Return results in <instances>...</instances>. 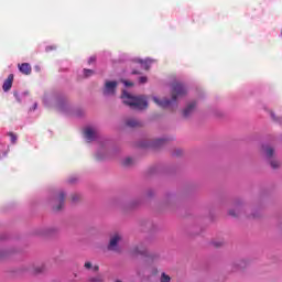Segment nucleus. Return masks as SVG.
Masks as SVG:
<instances>
[{
  "label": "nucleus",
  "mask_w": 282,
  "mask_h": 282,
  "mask_svg": "<svg viewBox=\"0 0 282 282\" xmlns=\"http://www.w3.org/2000/svg\"><path fill=\"white\" fill-rule=\"evenodd\" d=\"M84 268L86 270H94V272H98L100 270V267L91 264V262H85Z\"/></svg>",
  "instance_id": "obj_13"
},
{
  "label": "nucleus",
  "mask_w": 282,
  "mask_h": 282,
  "mask_svg": "<svg viewBox=\"0 0 282 282\" xmlns=\"http://www.w3.org/2000/svg\"><path fill=\"white\" fill-rule=\"evenodd\" d=\"M55 206L54 210H62L63 206H65V192L61 191L54 198Z\"/></svg>",
  "instance_id": "obj_5"
},
{
  "label": "nucleus",
  "mask_w": 282,
  "mask_h": 282,
  "mask_svg": "<svg viewBox=\"0 0 282 282\" xmlns=\"http://www.w3.org/2000/svg\"><path fill=\"white\" fill-rule=\"evenodd\" d=\"M96 63V56H91L89 59H88V65H91Z\"/></svg>",
  "instance_id": "obj_21"
},
{
  "label": "nucleus",
  "mask_w": 282,
  "mask_h": 282,
  "mask_svg": "<svg viewBox=\"0 0 282 282\" xmlns=\"http://www.w3.org/2000/svg\"><path fill=\"white\" fill-rule=\"evenodd\" d=\"M229 215H230L231 217H237V213H235V209H230V210H229Z\"/></svg>",
  "instance_id": "obj_26"
},
{
  "label": "nucleus",
  "mask_w": 282,
  "mask_h": 282,
  "mask_svg": "<svg viewBox=\"0 0 282 282\" xmlns=\"http://www.w3.org/2000/svg\"><path fill=\"white\" fill-rule=\"evenodd\" d=\"M18 67L21 74H24V76H30V74H32V66L30 63L19 64Z\"/></svg>",
  "instance_id": "obj_7"
},
{
  "label": "nucleus",
  "mask_w": 282,
  "mask_h": 282,
  "mask_svg": "<svg viewBox=\"0 0 282 282\" xmlns=\"http://www.w3.org/2000/svg\"><path fill=\"white\" fill-rule=\"evenodd\" d=\"M126 124L127 127H131L132 129L135 127H141L140 121H138L137 119H127Z\"/></svg>",
  "instance_id": "obj_11"
},
{
  "label": "nucleus",
  "mask_w": 282,
  "mask_h": 282,
  "mask_svg": "<svg viewBox=\"0 0 282 282\" xmlns=\"http://www.w3.org/2000/svg\"><path fill=\"white\" fill-rule=\"evenodd\" d=\"M252 217H253V218H257V216H256V215H253Z\"/></svg>",
  "instance_id": "obj_30"
},
{
  "label": "nucleus",
  "mask_w": 282,
  "mask_h": 282,
  "mask_svg": "<svg viewBox=\"0 0 282 282\" xmlns=\"http://www.w3.org/2000/svg\"><path fill=\"white\" fill-rule=\"evenodd\" d=\"M34 272L35 274L43 272V267H37Z\"/></svg>",
  "instance_id": "obj_24"
},
{
  "label": "nucleus",
  "mask_w": 282,
  "mask_h": 282,
  "mask_svg": "<svg viewBox=\"0 0 282 282\" xmlns=\"http://www.w3.org/2000/svg\"><path fill=\"white\" fill-rule=\"evenodd\" d=\"M161 282H171V276L166 273L161 274Z\"/></svg>",
  "instance_id": "obj_15"
},
{
  "label": "nucleus",
  "mask_w": 282,
  "mask_h": 282,
  "mask_svg": "<svg viewBox=\"0 0 282 282\" xmlns=\"http://www.w3.org/2000/svg\"><path fill=\"white\" fill-rule=\"evenodd\" d=\"M85 139L87 142H94L96 140V130L94 128H86L84 131Z\"/></svg>",
  "instance_id": "obj_6"
},
{
  "label": "nucleus",
  "mask_w": 282,
  "mask_h": 282,
  "mask_svg": "<svg viewBox=\"0 0 282 282\" xmlns=\"http://www.w3.org/2000/svg\"><path fill=\"white\" fill-rule=\"evenodd\" d=\"M91 282H102V278H94L91 279Z\"/></svg>",
  "instance_id": "obj_27"
},
{
  "label": "nucleus",
  "mask_w": 282,
  "mask_h": 282,
  "mask_svg": "<svg viewBox=\"0 0 282 282\" xmlns=\"http://www.w3.org/2000/svg\"><path fill=\"white\" fill-rule=\"evenodd\" d=\"M279 228H280V230H282V223L280 224Z\"/></svg>",
  "instance_id": "obj_29"
},
{
  "label": "nucleus",
  "mask_w": 282,
  "mask_h": 282,
  "mask_svg": "<svg viewBox=\"0 0 282 282\" xmlns=\"http://www.w3.org/2000/svg\"><path fill=\"white\" fill-rule=\"evenodd\" d=\"M132 74L137 75V74H140V72H138V70H132Z\"/></svg>",
  "instance_id": "obj_28"
},
{
  "label": "nucleus",
  "mask_w": 282,
  "mask_h": 282,
  "mask_svg": "<svg viewBox=\"0 0 282 282\" xmlns=\"http://www.w3.org/2000/svg\"><path fill=\"white\" fill-rule=\"evenodd\" d=\"M79 196L77 194H74L72 196V202H78Z\"/></svg>",
  "instance_id": "obj_25"
},
{
  "label": "nucleus",
  "mask_w": 282,
  "mask_h": 282,
  "mask_svg": "<svg viewBox=\"0 0 282 282\" xmlns=\"http://www.w3.org/2000/svg\"><path fill=\"white\" fill-rule=\"evenodd\" d=\"M133 160L131 158H127L122 161L123 166H131Z\"/></svg>",
  "instance_id": "obj_16"
},
{
  "label": "nucleus",
  "mask_w": 282,
  "mask_h": 282,
  "mask_svg": "<svg viewBox=\"0 0 282 282\" xmlns=\"http://www.w3.org/2000/svg\"><path fill=\"white\" fill-rule=\"evenodd\" d=\"M270 164H271L272 169H279V166H280L279 161H271Z\"/></svg>",
  "instance_id": "obj_20"
},
{
  "label": "nucleus",
  "mask_w": 282,
  "mask_h": 282,
  "mask_svg": "<svg viewBox=\"0 0 282 282\" xmlns=\"http://www.w3.org/2000/svg\"><path fill=\"white\" fill-rule=\"evenodd\" d=\"M138 63H140V65L142 67H144L145 69H149V63L147 61L143 59H139Z\"/></svg>",
  "instance_id": "obj_19"
},
{
  "label": "nucleus",
  "mask_w": 282,
  "mask_h": 282,
  "mask_svg": "<svg viewBox=\"0 0 282 282\" xmlns=\"http://www.w3.org/2000/svg\"><path fill=\"white\" fill-rule=\"evenodd\" d=\"M117 282H122V281L118 280Z\"/></svg>",
  "instance_id": "obj_32"
},
{
  "label": "nucleus",
  "mask_w": 282,
  "mask_h": 282,
  "mask_svg": "<svg viewBox=\"0 0 282 282\" xmlns=\"http://www.w3.org/2000/svg\"><path fill=\"white\" fill-rule=\"evenodd\" d=\"M121 99L123 100V105L131 107L132 109H147L149 107V102L147 101V97L144 96H133L127 90L122 91Z\"/></svg>",
  "instance_id": "obj_2"
},
{
  "label": "nucleus",
  "mask_w": 282,
  "mask_h": 282,
  "mask_svg": "<svg viewBox=\"0 0 282 282\" xmlns=\"http://www.w3.org/2000/svg\"><path fill=\"white\" fill-rule=\"evenodd\" d=\"M262 149L265 152L267 158H272V155H274V149L272 147L263 145Z\"/></svg>",
  "instance_id": "obj_12"
},
{
  "label": "nucleus",
  "mask_w": 282,
  "mask_h": 282,
  "mask_svg": "<svg viewBox=\"0 0 282 282\" xmlns=\"http://www.w3.org/2000/svg\"><path fill=\"white\" fill-rule=\"evenodd\" d=\"M120 241H122V236L120 234L112 235L108 243V250L111 252H120V248H118V243H120Z\"/></svg>",
  "instance_id": "obj_4"
},
{
  "label": "nucleus",
  "mask_w": 282,
  "mask_h": 282,
  "mask_svg": "<svg viewBox=\"0 0 282 282\" xmlns=\"http://www.w3.org/2000/svg\"><path fill=\"white\" fill-rule=\"evenodd\" d=\"M133 254H147V249H144L142 246L135 247L133 249Z\"/></svg>",
  "instance_id": "obj_14"
},
{
  "label": "nucleus",
  "mask_w": 282,
  "mask_h": 282,
  "mask_svg": "<svg viewBox=\"0 0 282 282\" xmlns=\"http://www.w3.org/2000/svg\"><path fill=\"white\" fill-rule=\"evenodd\" d=\"M118 89V82L107 80L104 85L102 94L104 96H116Z\"/></svg>",
  "instance_id": "obj_3"
},
{
  "label": "nucleus",
  "mask_w": 282,
  "mask_h": 282,
  "mask_svg": "<svg viewBox=\"0 0 282 282\" xmlns=\"http://www.w3.org/2000/svg\"><path fill=\"white\" fill-rule=\"evenodd\" d=\"M8 135L11 138L12 144H17V134H14V132H9Z\"/></svg>",
  "instance_id": "obj_18"
},
{
  "label": "nucleus",
  "mask_w": 282,
  "mask_h": 282,
  "mask_svg": "<svg viewBox=\"0 0 282 282\" xmlns=\"http://www.w3.org/2000/svg\"><path fill=\"white\" fill-rule=\"evenodd\" d=\"M84 75L86 78H89V76H94V70L93 69H84Z\"/></svg>",
  "instance_id": "obj_17"
},
{
  "label": "nucleus",
  "mask_w": 282,
  "mask_h": 282,
  "mask_svg": "<svg viewBox=\"0 0 282 282\" xmlns=\"http://www.w3.org/2000/svg\"><path fill=\"white\" fill-rule=\"evenodd\" d=\"M169 142V139H155L152 143L153 149H160V147H164Z\"/></svg>",
  "instance_id": "obj_10"
},
{
  "label": "nucleus",
  "mask_w": 282,
  "mask_h": 282,
  "mask_svg": "<svg viewBox=\"0 0 282 282\" xmlns=\"http://www.w3.org/2000/svg\"><path fill=\"white\" fill-rule=\"evenodd\" d=\"M147 77H140L139 78V83L141 84V85H144V83H147Z\"/></svg>",
  "instance_id": "obj_23"
},
{
  "label": "nucleus",
  "mask_w": 282,
  "mask_h": 282,
  "mask_svg": "<svg viewBox=\"0 0 282 282\" xmlns=\"http://www.w3.org/2000/svg\"><path fill=\"white\" fill-rule=\"evenodd\" d=\"M12 83H14V75L10 74L2 85L3 91H10L12 89Z\"/></svg>",
  "instance_id": "obj_8"
},
{
  "label": "nucleus",
  "mask_w": 282,
  "mask_h": 282,
  "mask_svg": "<svg viewBox=\"0 0 282 282\" xmlns=\"http://www.w3.org/2000/svg\"><path fill=\"white\" fill-rule=\"evenodd\" d=\"M184 96H186V87L180 83H175L172 85V100H160L158 97H153V101L155 105L164 109L166 107H171L172 102H177V98H182Z\"/></svg>",
  "instance_id": "obj_1"
},
{
  "label": "nucleus",
  "mask_w": 282,
  "mask_h": 282,
  "mask_svg": "<svg viewBox=\"0 0 282 282\" xmlns=\"http://www.w3.org/2000/svg\"><path fill=\"white\" fill-rule=\"evenodd\" d=\"M14 96H18V94L15 93Z\"/></svg>",
  "instance_id": "obj_31"
},
{
  "label": "nucleus",
  "mask_w": 282,
  "mask_h": 282,
  "mask_svg": "<svg viewBox=\"0 0 282 282\" xmlns=\"http://www.w3.org/2000/svg\"><path fill=\"white\" fill-rule=\"evenodd\" d=\"M195 107H197V104L195 101H192L187 107L183 110L184 118H188L193 111H195Z\"/></svg>",
  "instance_id": "obj_9"
},
{
  "label": "nucleus",
  "mask_w": 282,
  "mask_h": 282,
  "mask_svg": "<svg viewBox=\"0 0 282 282\" xmlns=\"http://www.w3.org/2000/svg\"><path fill=\"white\" fill-rule=\"evenodd\" d=\"M123 84H124L126 87H133V83L132 82L123 80Z\"/></svg>",
  "instance_id": "obj_22"
}]
</instances>
